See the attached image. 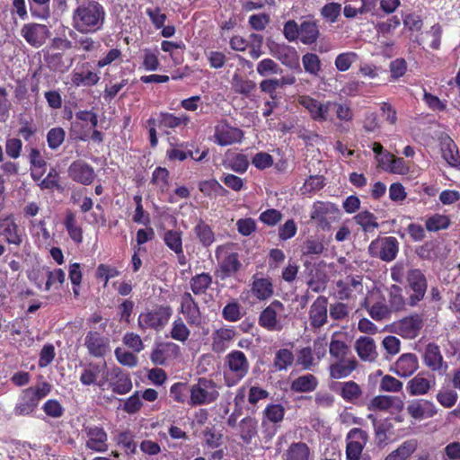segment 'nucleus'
<instances>
[{"instance_id": "8", "label": "nucleus", "mask_w": 460, "mask_h": 460, "mask_svg": "<svg viewBox=\"0 0 460 460\" xmlns=\"http://www.w3.org/2000/svg\"><path fill=\"white\" fill-rule=\"evenodd\" d=\"M106 383H109V387L117 394H126L133 387L129 374L119 367L108 369L105 376L100 379L98 386L102 387Z\"/></svg>"}, {"instance_id": "42", "label": "nucleus", "mask_w": 460, "mask_h": 460, "mask_svg": "<svg viewBox=\"0 0 460 460\" xmlns=\"http://www.w3.org/2000/svg\"><path fill=\"white\" fill-rule=\"evenodd\" d=\"M213 279L208 272L196 274L190 279V288L195 296L206 294L212 284Z\"/></svg>"}, {"instance_id": "31", "label": "nucleus", "mask_w": 460, "mask_h": 460, "mask_svg": "<svg viewBox=\"0 0 460 460\" xmlns=\"http://www.w3.org/2000/svg\"><path fill=\"white\" fill-rule=\"evenodd\" d=\"M223 165L226 169L243 174L248 170L250 162L246 155L227 152Z\"/></svg>"}, {"instance_id": "40", "label": "nucleus", "mask_w": 460, "mask_h": 460, "mask_svg": "<svg viewBox=\"0 0 460 460\" xmlns=\"http://www.w3.org/2000/svg\"><path fill=\"white\" fill-rule=\"evenodd\" d=\"M199 190L204 196L209 199L226 197L229 193L216 179L199 181Z\"/></svg>"}, {"instance_id": "10", "label": "nucleus", "mask_w": 460, "mask_h": 460, "mask_svg": "<svg viewBox=\"0 0 460 460\" xmlns=\"http://www.w3.org/2000/svg\"><path fill=\"white\" fill-rule=\"evenodd\" d=\"M362 278L349 276L338 280L332 288L333 296L339 300H350L363 294Z\"/></svg>"}, {"instance_id": "60", "label": "nucleus", "mask_w": 460, "mask_h": 460, "mask_svg": "<svg viewBox=\"0 0 460 460\" xmlns=\"http://www.w3.org/2000/svg\"><path fill=\"white\" fill-rule=\"evenodd\" d=\"M403 384L399 379L390 375H385L379 384V391L387 393H399L402 390Z\"/></svg>"}, {"instance_id": "36", "label": "nucleus", "mask_w": 460, "mask_h": 460, "mask_svg": "<svg viewBox=\"0 0 460 460\" xmlns=\"http://www.w3.org/2000/svg\"><path fill=\"white\" fill-rule=\"evenodd\" d=\"M100 80L99 75L88 69H75L71 73V82L74 86L76 87H91L95 85Z\"/></svg>"}, {"instance_id": "13", "label": "nucleus", "mask_w": 460, "mask_h": 460, "mask_svg": "<svg viewBox=\"0 0 460 460\" xmlns=\"http://www.w3.org/2000/svg\"><path fill=\"white\" fill-rule=\"evenodd\" d=\"M399 250V243L394 236H388L380 240L373 241L369 245V252L372 255L378 256L385 261H391L395 259Z\"/></svg>"}, {"instance_id": "11", "label": "nucleus", "mask_w": 460, "mask_h": 460, "mask_svg": "<svg viewBox=\"0 0 460 460\" xmlns=\"http://www.w3.org/2000/svg\"><path fill=\"white\" fill-rule=\"evenodd\" d=\"M407 283L411 291L408 297V304L415 306L426 294L428 288L426 277L420 270L413 269L408 271Z\"/></svg>"}, {"instance_id": "23", "label": "nucleus", "mask_w": 460, "mask_h": 460, "mask_svg": "<svg viewBox=\"0 0 460 460\" xmlns=\"http://www.w3.org/2000/svg\"><path fill=\"white\" fill-rule=\"evenodd\" d=\"M0 234L4 237L8 244L19 247L22 243V232L16 224L13 215L1 218Z\"/></svg>"}, {"instance_id": "22", "label": "nucleus", "mask_w": 460, "mask_h": 460, "mask_svg": "<svg viewBox=\"0 0 460 460\" xmlns=\"http://www.w3.org/2000/svg\"><path fill=\"white\" fill-rule=\"evenodd\" d=\"M419 368V360L413 353L402 354L390 367V371L400 377L411 376Z\"/></svg>"}, {"instance_id": "15", "label": "nucleus", "mask_w": 460, "mask_h": 460, "mask_svg": "<svg viewBox=\"0 0 460 460\" xmlns=\"http://www.w3.org/2000/svg\"><path fill=\"white\" fill-rule=\"evenodd\" d=\"M180 312L189 325L195 327L201 325L202 315L199 304L190 292H184L181 295Z\"/></svg>"}, {"instance_id": "63", "label": "nucleus", "mask_w": 460, "mask_h": 460, "mask_svg": "<svg viewBox=\"0 0 460 460\" xmlns=\"http://www.w3.org/2000/svg\"><path fill=\"white\" fill-rule=\"evenodd\" d=\"M120 275V271L109 264L101 263L97 266L95 271V278L104 282V287L108 284L109 280L112 278Z\"/></svg>"}, {"instance_id": "37", "label": "nucleus", "mask_w": 460, "mask_h": 460, "mask_svg": "<svg viewBox=\"0 0 460 460\" xmlns=\"http://www.w3.org/2000/svg\"><path fill=\"white\" fill-rule=\"evenodd\" d=\"M239 436L246 445L252 443V438L258 435V421L255 418L245 417L238 425Z\"/></svg>"}, {"instance_id": "30", "label": "nucleus", "mask_w": 460, "mask_h": 460, "mask_svg": "<svg viewBox=\"0 0 460 460\" xmlns=\"http://www.w3.org/2000/svg\"><path fill=\"white\" fill-rule=\"evenodd\" d=\"M63 225L68 236L75 244L83 243L84 231L77 221L76 214L73 210L67 209L66 211Z\"/></svg>"}, {"instance_id": "28", "label": "nucleus", "mask_w": 460, "mask_h": 460, "mask_svg": "<svg viewBox=\"0 0 460 460\" xmlns=\"http://www.w3.org/2000/svg\"><path fill=\"white\" fill-rule=\"evenodd\" d=\"M236 332L233 327L219 328L212 333V350L216 353L224 352L234 338Z\"/></svg>"}, {"instance_id": "44", "label": "nucleus", "mask_w": 460, "mask_h": 460, "mask_svg": "<svg viewBox=\"0 0 460 460\" xmlns=\"http://www.w3.org/2000/svg\"><path fill=\"white\" fill-rule=\"evenodd\" d=\"M339 385V394L347 402L354 403L362 395V389L354 381L342 382Z\"/></svg>"}, {"instance_id": "35", "label": "nucleus", "mask_w": 460, "mask_h": 460, "mask_svg": "<svg viewBox=\"0 0 460 460\" xmlns=\"http://www.w3.org/2000/svg\"><path fill=\"white\" fill-rule=\"evenodd\" d=\"M190 121V117L186 114L176 116L166 111H160L158 113V127L160 128L175 129L181 126H187Z\"/></svg>"}, {"instance_id": "33", "label": "nucleus", "mask_w": 460, "mask_h": 460, "mask_svg": "<svg viewBox=\"0 0 460 460\" xmlns=\"http://www.w3.org/2000/svg\"><path fill=\"white\" fill-rule=\"evenodd\" d=\"M220 278L222 279L234 276L240 269L241 262L237 252H227L219 261Z\"/></svg>"}, {"instance_id": "59", "label": "nucleus", "mask_w": 460, "mask_h": 460, "mask_svg": "<svg viewBox=\"0 0 460 460\" xmlns=\"http://www.w3.org/2000/svg\"><path fill=\"white\" fill-rule=\"evenodd\" d=\"M386 158L389 160V165L385 167V171L396 174H406L409 172V166L401 157H395L391 153H386Z\"/></svg>"}, {"instance_id": "61", "label": "nucleus", "mask_w": 460, "mask_h": 460, "mask_svg": "<svg viewBox=\"0 0 460 460\" xmlns=\"http://www.w3.org/2000/svg\"><path fill=\"white\" fill-rule=\"evenodd\" d=\"M66 280V273L62 269L48 270L45 290L49 291L51 288H60Z\"/></svg>"}, {"instance_id": "4", "label": "nucleus", "mask_w": 460, "mask_h": 460, "mask_svg": "<svg viewBox=\"0 0 460 460\" xmlns=\"http://www.w3.org/2000/svg\"><path fill=\"white\" fill-rule=\"evenodd\" d=\"M172 315V308L170 305H158L141 313L137 318V325L142 332L147 329L161 332L168 324Z\"/></svg>"}, {"instance_id": "49", "label": "nucleus", "mask_w": 460, "mask_h": 460, "mask_svg": "<svg viewBox=\"0 0 460 460\" xmlns=\"http://www.w3.org/2000/svg\"><path fill=\"white\" fill-rule=\"evenodd\" d=\"M450 219L447 216L442 214H433L428 216L425 219V227L429 232H438L448 228Z\"/></svg>"}, {"instance_id": "45", "label": "nucleus", "mask_w": 460, "mask_h": 460, "mask_svg": "<svg viewBox=\"0 0 460 460\" xmlns=\"http://www.w3.org/2000/svg\"><path fill=\"white\" fill-rule=\"evenodd\" d=\"M317 385V378L312 374H306L296 378L291 384V388L296 392L309 393L315 390Z\"/></svg>"}, {"instance_id": "51", "label": "nucleus", "mask_w": 460, "mask_h": 460, "mask_svg": "<svg viewBox=\"0 0 460 460\" xmlns=\"http://www.w3.org/2000/svg\"><path fill=\"white\" fill-rule=\"evenodd\" d=\"M190 335V331L181 317L176 318L170 331V337L175 341L185 342Z\"/></svg>"}, {"instance_id": "3", "label": "nucleus", "mask_w": 460, "mask_h": 460, "mask_svg": "<svg viewBox=\"0 0 460 460\" xmlns=\"http://www.w3.org/2000/svg\"><path fill=\"white\" fill-rule=\"evenodd\" d=\"M250 363L246 355L238 349L230 351L224 359V381L228 387L236 385L248 374Z\"/></svg>"}, {"instance_id": "20", "label": "nucleus", "mask_w": 460, "mask_h": 460, "mask_svg": "<svg viewBox=\"0 0 460 460\" xmlns=\"http://www.w3.org/2000/svg\"><path fill=\"white\" fill-rule=\"evenodd\" d=\"M346 454L349 460H358L367 444V434L360 429H352L347 435Z\"/></svg>"}, {"instance_id": "32", "label": "nucleus", "mask_w": 460, "mask_h": 460, "mask_svg": "<svg viewBox=\"0 0 460 460\" xmlns=\"http://www.w3.org/2000/svg\"><path fill=\"white\" fill-rule=\"evenodd\" d=\"M328 300L324 296H319L312 305L310 309L311 324L314 327H321L327 321Z\"/></svg>"}, {"instance_id": "2", "label": "nucleus", "mask_w": 460, "mask_h": 460, "mask_svg": "<svg viewBox=\"0 0 460 460\" xmlns=\"http://www.w3.org/2000/svg\"><path fill=\"white\" fill-rule=\"evenodd\" d=\"M51 389L52 386L49 383L43 382L40 385L30 386L22 390L18 402L14 405L13 414L17 417L32 415L37 410L40 402L50 394Z\"/></svg>"}, {"instance_id": "1", "label": "nucleus", "mask_w": 460, "mask_h": 460, "mask_svg": "<svg viewBox=\"0 0 460 460\" xmlns=\"http://www.w3.org/2000/svg\"><path fill=\"white\" fill-rule=\"evenodd\" d=\"M105 20V8L96 0H83L72 13V26L83 34H93L102 31Z\"/></svg>"}, {"instance_id": "16", "label": "nucleus", "mask_w": 460, "mask_h": 460, "mask_svg": "<svg viewBox=\"0 0 460 460\" xmlns=\"http://www.w3.org/2000/svg\"><path fill=\"white\" fill-rule=\"evenodd\" d=\"M21 34L28 44L34 48H40L45 43L50 31L45 24L31 22L23 24Z\"/></svg>"}, {"instance_id": "54", "label": "nucleus", "mask_w": 460, "mask_h": 460, "mask_svg": "<svg viewBox=\"0 0 460 460\" xmlns=\"http://www.w3.org/2000/svg\"><path fill=\"white\" fill-rule=\"evenodd\" d=\"M358 225H359L365 232H372L378 227L376 217L369 211H361L354 217Z\"/></svg>"}, {"instance_id": "7", "label": "nucleus", "mask_w": 460, "mask_h": 460, "mask_svg": "<svg viewBox=\"0 0 460 460\" xmlns=\"http://www.w3.org/2000/svg\"><path fill=\"white\" fill-rule=\"evenodd\" d=\"M107 323H102L99 330H90L84 339V345L90 356L103 358L110 350V339L104 334Z\"/></svg>"}, {"instance_id": "27", "label": "nucleus", "mask_w": 460, "mask_h": 460, "mask_svg": "<svg viewBox=\"0 0 460 460\" xmlns=\"http://www.w3.org/2000/svg\"><path fill=\"white\" fill-rule=\"evenodd\" d=\"M422 327V319L420 315L414 314L399 321L396 328L397 332L407 339H413L418 336Z\"/></svg>"}, {"instance_id": "57", "label": "nucleus", "mask_w": 460, "mask_h": 460, "mask_svg": "<svg viewBox=\"0 0 460 460\" xmlns=\"http://www.w3.org/2000/svg\"><path fill=\"white\" fill-rule=\"evenodd\" d=\"M163 240L165 245L172 252H176L182 247V233L178 230H166Z\"/></svg>"}, {"instance_id": "19", "label": "nucleus", "mask_w": 460, "mask_h": 460, "mask_svg": "<svg viewBox=\"0 0 460 460\" xmlns=\"http://www.w3.org/2000/svg\"><path fill=\"white\" fill-rule=\"evenodd\" d=\"M435 385L434 376L420 372L407 382L406 390L411 396H420L427 394Z\"/></svg>"}, {"instance_id": "64", "label": "nucleus", "mask_w": 460, "mask_h": 460, "mask_svg": "<svg viewBox=\"0 0 460 460\" xmlns=\"http://www.w3.org/2000/svg\"><path fill=\"white\" fill-rule=\"evenodd\" d=\"M310 449L305 443L298 442L289 447V460H308Z\"/></svg>"}, {"instance_id": "25", "label": "nucleus", "mask_w": 460, "mask_h": 460, "mask_svg": "<svg viewBox=\"0 0 460 460\" xmlns=\"http://www.w3.org/2000/svg\"><path fill=\"white\" fill-rule=\"evenodd\" d=\"M46 66L54 72L64 73L72 66V59L65 58L64 53L52 50L50 48L43 50Z\"/></svg>"}, {"instance_id": "41", "label": "nucleus", "mask_w": 460, "mask_h": 460, "mask_svg": "<svg viewBox=\"0 0 460 460\" xmlns=\"http://www.w3.org/2000/svg\"><path fill=\"white\" fill-rule=\"evenodd\" d=\"M193 231L199 242L206 248L209 247L216 241L213 229L201 218L199 219Z\"/></svg>"}, {"instance_id": "47", "label": "nucleus", "mask_w": 460, "mask_h": 460, "mask_svg": "<svg viewBox=\"0 0 460 460\" xmlns=\"http://www.w3.org/2000/svg\"><path fill=\"white\" fill-rule=\"evenodd\" d=\"M33 18L47 20L50 16V0H28Z\"/></svg>"}, {"instance_id": "58", "label": "nucleus", "mask_w": 460, "mask_h": 460, "mask_svg": "<svg viewBox=\"0 0 460 460\" xmlns=\"http://www.w3.org/2000/svg\"><path fill=\"white\" fill-rule=\"evenodd\" d=\"M59 172L58 171L52 167L48 172L47 176L40 181L39 186L41 190H60L62 189L59 183Z\"/></svg>"}, {"instance_id": "53", "label": "nucleus", "mask_w": 460, "mask_h": 460, "mask_svg": "<svg viewBox=\"0 0 460 460\" xmlns=\"http://www.w3.org/2000/svg\"><path fill=\"white\" fill-rule=\"evenodd\" d=\"M12 108L7 89L0 85V123H5L10 119Z\"/></svg>"}, {"instance_id": "18", "label": "nucleus", "mask_w": 460, "mask_h": 460, "mask_svg": "<svg viewBox=\"0 0 460 460\" xmlns=\"http://www.w3.org/2000/svg\"><path fill=\"white\" fill-rule=\"evenodd\" d=\"M295 35H296L304 44H312L317 40L319 30L314 22H303L298 28L294 21L289 20V40H291Z\"/></svg>"}, {"instance_id": "39", "label": "nucleus", "mask_w": 460, "mask_h": 460, "mask_svg": "<svg viewBox=\"0 0 460 460\" xmlns=\"http://www.w3.org/2000/svg\"><path fill=\"white\" fill-rule=\"evenodd\" d=\"M424 363L432 371H441L443 358L438 345L429 343L425 349Z\"/></svg>"}, {"instance_id": "52", "label": "nucleus", "mask_w": 460, "mask_h": 460, "mask_svg": "<svg viewBox=\"0 0 460 460\" xmlns=\"http://www.w3.org/2000/svg\"><path fill=\"white\" fill-rule=\"evenodd\" d=\"M170 172L165 167H156L151 178V182L159 187L161 192H166L169 189Z\"/></svg>"}, {"instance_id": "5", "label": "nucleus", "mask_w": 460, "mask_h": 460, "mask_svg": "<svg viewBox=\"0 0 460 460\" xmlns=\"http://www.w3.org/2000/svg\"><path fill=\"white\" fill-rule=\"evenodd\" d=\"M219 393L217 385L212 379L199 377L198 382L190 386V397L188 404L191 407L208 405L217 400Z\"/></svg>"}, {"instance_id": "6", "label": "nucleus", "mask_w": 460, "mask_h": 460, "mask_svg": "<svg viewBox=\"0 0 460 460\" xmlns=\"http://www.w3.org/2000/svg\"><path fill=\"white\" fill-rule=\"evenodd\" d=\"M81 432L86 449L96 453H105L108 451L109 437L102 425L84 423Z\"/></svg>"}, {"instance_id": "56", "label": "nucleus", "mask_w": 460, "mask_h": 460, "mask_svg": "<svg viewBox=\"0 0 460 460\" xmlns=\"http://www.w3.org/2000/svg\"><path fill=\"white\" fill-rule=\"evenodd\" d=\"M232 85L235 93L249 95L256 89V84L249 79H243L238 75L233 76Z\"/></svg>"}, {"instance_id": "55", "label": "nucleus", "mask_w": 460, "mask_h": 460, "mask_svg": "<svg viewBox=\"0 0 460 460\" xmlns=\"http://www.w3.org/2000/svg\"><path fill=\"white\" fill-rule=\"evenodd\" d=\"M66 138V131L61 127L50 128L47 133L48 146L51 150H57L64 143Z\"/></svg>"}, {"instance_id": "29", "label": "nucleus", "mask_w": 460, "mask_h": 460, "mask_svg": "<svg viewBox=\"0 0 460 460\" xmlns=\"http://www.w3.org/2000/svg\"><path fill=\"white\" fill-rule=\"evenodd\" d=\"M358 362L355 358H344L337 359L330 365V376L333 379L348 377L357 367Z\"/></svg>"}, {"instance_id": "34", "label": "nucleus", "mask_w": 460, "mask_h": 460, "mask_svg": "<svg viewBox=\"0 0 460 460\" xmlns=\"http://www.w3.org/2000/svg\"><path fill=\"white\" fill-rule=\"evenodd\" d=\"M358 357L364 361H374L377 358L375 341L370 337H360L355 343Z\"/></svg>"}, {"instance_id": "21", "label": "nucleus", "mask_w": 460, "mask_h": 460, "mask_svg": "<svg viewBox=\"0 0 460 460\" xmlns=\"http://www.w3.org/2000/svg\"><path fill=\"white\" fill-rule=\"evenodd\" d=\"M407 413L416 420L433 417L437 413L435 404L428 400L413 399L409 401L406 407Z\"/></svg>"}, {"instance_id": "46", "label": "nucleus", "mask_w": 460, "mask_h": 460, "mask_svg": "<svg viewBox=\"0 0 460 460\" xmlns=\"http://www.w3.org/2000/svg\"><path fill=\"white\" fill-rule=\"evenodd\" d=\"M417 445L415 439L406 440L398 448L391 452L385 460H406L416 450Z\"/></svg>"}, {"instance_id": "9", "label": "nucleus", "mask_w": 460, "mask_h": 460, "mask_svg": "<svg viewBox=\"0 0 460 460\" xmlns=\"http://www.w3.org/2000/svg\"><path fill=\"white\" fill-rule=\"evenodd\" d=\"M296 101L308 111L314 120L323 122L332 119L330 112L334 106L333 102H321L308 95H299Z\"/></svg>"}, {"instance_id": "43", "label": "nucleus", "mask_w": 460, "mask_h": 460, "mask_svg": "<svg viewBox=\"0 0 460 460\" xmlns=\"http://www.w3.org/2000/svg\"><path fill=\"white\" fill-rule=\"evenodd\" d=\"M252 292L255 297L264 300L273 294V286L270 279L253 277Z\"/></svg>"}, {"instance_id": "48", "label": "nucleus", "mask_w": 460, "mask_h": 460, "mask_svg": "<svg viewBox=\"0 0 460 460\" xmlns=\"http://www.w3.org/2000/svg\"><path fill=\"white\" fill-rule=\"evenodd\" d=\"M341 333L334 332L329 345L330 355L336 359L347 358L349 352L348 345L344 341L339 339Z\"/></svg>"}, {"instance_id": "24", "label": "nucleus", "mask_w": 460, "mask_h": 460, "mask_svg": "<svg viewBox=\"0 0 460 460\" xmlns=\"http://www.w3.org/2000/svg\"><path fill=\"white\" fill-rule=\"evenodd\" d=\"M108 372L107 364L90 362L88 363L80 375V382L84 385H92L100 383V379L105 376Z\"/></svg>"}, {"instance_id": "50", "label": "nucleus", "mask_w": 460, "mask_h": 460, "mask_svg": "<svg viewBox=\"0 0 460 460\" xmlns=\"http://www.w3.org/2000/svg\"><path fill=\"white\" fill-rule=\"evenodd\" d=\"M170 396L179 403H188L190 397V386L187 383L177 382L170 387Z\"/></svg>"}, {"instance_id": "14", "label": "nucleus", "mask_w": 460, "mask_h": 460, "mask_svg": "<svg viewBox=\"0 0 460 460\" xmlns=\"http://www.w3.org/2000/svg\"><path fill=\"white\" fill-rule=\"evenodd\" d=\"M339 209L332 202L316 201L311 210V218L318 223L322 228L329 226L330 223L338 217Z\"/></svg>"}, {"instance_id": "12", "label": "nucleus", "mask_w": 460, "mask_h": 460, "mask_svg": "<svg viewBox=\"0 0 460 460\" xmlns=\"http://www.w3.org/2000/svg\"><path fill=\"white\" fill-rule=\"evenodd\" d=\"M214 141L221 146L240 143L243 138L242 129L231 126L227 120L221 119L215 126Z\"/></svg>"}, {"instance_id": "26", "label": "nucleus", "mask_w": 460, "mask_h": 460, "mask_svg": "<svg viewBox=\"0 0 460 460\" xmlns=\"http://www.w3.org/2000/svg\"><path fill=\"white\" fill-rule=\"evenodd\" d=\"M404 407L402 400L397 396L377 395L369 404L370 410L402 411Z\"/></svg>"}, {"instance_id": "38", "label": "nucleus", "mask_w": 460, "mask_h": 460, "mask_svg": "<svg viewBox=\"0 0 460 460\" xmlns=\"http://www.w3.org/2000/svg\"><path fill=\"white\" fill-rule=\"evenodd\" d=\"M441 153L443 159L447 164L454 168L460 167V155L455 142L450 138H446L441 145Z\"/></svg>"}, {"instance_id": "17", "label": "nucleus", "mask_w": 460, "mask_h": 460, "mask_svg": "<svg viewBox=\"0 0 460 460\" xmlns=\"http://www.w3.org/2000/svg\"><path fill=\"white\" fill-rule=\"evenodd\" d=\"M69 178L82 185H90L93 182L96 174L92 165L83 160L74 161L67 169Z\"/></svg>"}, {"instance_id": "62", "label": "nucleus", "mask_w": 460, "mask_h": 460, "mask_svg": "<svg viewBox=\"0 0 460 460\" xmlns=\"http://www.w3.org/2000/svg\"><path fill=\"white\" fill-rule=\"evenodd\" d=\"M358 58V54L353 51L341 53L335 58V67L340 72H345L357 61Z\"/></svg>"}]
</instances>
